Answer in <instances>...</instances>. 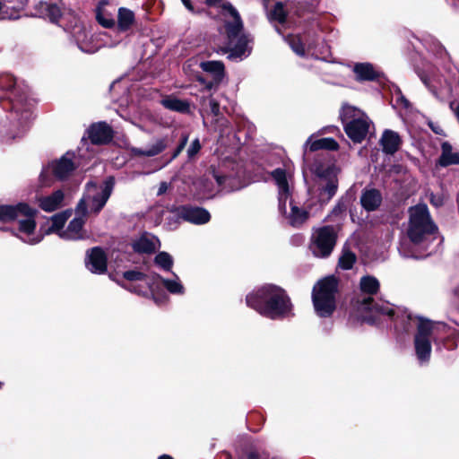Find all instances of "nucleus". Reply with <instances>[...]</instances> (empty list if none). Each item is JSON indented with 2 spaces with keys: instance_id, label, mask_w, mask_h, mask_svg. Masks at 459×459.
<instances>
[{
  "instance_id": "obj_1",
  "label": "nucleus",
  "mask_w": 459,
  "mask_h": 459,
  "mask_svg": "<svg viewBox=\"0 0 459 459\" xmlns=\"http://www.w3.org/2000/svg\"><path fill=\"white\" fill-rule=\"evenodd\" d=\"M0 89L8 93L6 100H0L4 109H10V138L23 135L29 129L32 117L31 103L28 100V86L12 74L0 76Z\"/></svg>"
},
{
  "instance_id": "obj_2",
  "label": "nucleus",
  "mask_w": 459,
  "mask_h": 459,
  "mask_svg": "<svg viewBox=\"0 0 459 459\" xmlns=\"http://www.w3.org/2000/svg\"><path fill=\"white\" fill-rule=\"evenodd\" d=\"M222 22L219 31L225 38L224 44L216 48L218 54H228V59L241 61L252 51L253 38L244 30V23L238 10L230 4L221 6Z\"/></svg>"
},
{
  "instance_id": "obj_3",
  "label": "nucleus",
  "mask_w": 459,
  "mask_h": 459,
  "mask_svg": "<svg viewBox=\"0 0 459 459\" xmlns=\"http://www.w3.org/2000/svg\"><path fill=\"white\" fill-rule=\"evenodd\" d=\"M409 221L406 228L407 239L401 241L399 253L406 258H420L413 247L426 249L428 244L436 238L437 226L432 220L429 208L425 204H419L408 210Z\"/></svg>"
},
{
  "instance_id": "obj_4",
  "label": "nucleus",
  "mask_w": 459,
  "mask_h": 459,
  "mask_svg": "<svg viewBox=\"0 0 459 459\" xmlns=\"http://www.w3.org/2000/svg\"><path fill=\"white\" fill-rule=\"evenodd\" d=\"M248 307L270 319H281L292 315V304L286 291L279 286L265 284L246 298Z\"/></svg>"
},
{
  "instance_id": "obj_5",
  "label": "nucleus",
  "mask_w": 459,
  "mask_h": 459,
  "mask_svg": "<svg viewBox=\"0 0 459 459\" xmlns=\"http://www.w3.org/2000/svg\"><path fill=\"white\" fill-rule=\"evenodd\" d=\"M392 319L396 330L402 329L403 332H408L411 324L416 325L414 344L437 343L443 339L446 331V325L444 323L422 316H413L406 309L397 308Z\"/></svg>"
},
{
  "instance_id": "obj_6",
  "label": "nucleus",
  "mask_w": 459,
  "mask_h": 459,
  "mask_svg": "<svg viewBox=\"0 0 459 459\" xmlns=\"http://www.w3.org/2000/svg\"><path fill=\"white\" fill-rule=\"evenodd\" d=\"M38 211L26 203L15 205H0V221H17L18 232L15 234L22 242L34 245L42 240V235L36 231Z\"/></svg>"
},
{
  "instance_id": "obj_7",
  "label": "nucleus",
  "mask_w": 459,
  "mask_h": 459,
  "mask_svg": "<svg viewBox=\"0 0 459 459\" xmlns=\"http://www.w3.org/2000/svg\"><path fill=\"white\" fill-rule=\"evenodd\" d=\"M271 175L278 187L280 212L285 216L288 222L292 227H300L307 221L309 213L307 210L297 206L291 199V172L290 170L278 168L272 171Z\"/></svg>"
},
{
  "instance_id": "obj_8",
  "label": "nucleus",
  "mask_w": 459,
  "mask_h": 459,
  "mask_svg": "<svg viewBox=\"0 0 459 459\" xmlns=\"http://www.w3.org/2000/svg\"><path fill=\"white\" fill-rule=\"evenodd\" d=\"M380 284L378 280L371 275L363 276L359 281L361 295L356 301L357 310L364 321L372 322L377 315H385L392 318L398 307L388 302H376L372 295L377 293Z\"/></svg>"
},
{
  "instance_id": "obj_9",
  "label": "nucleus",
  "mask_w": 459,
  "mask_h": 459,
  "mask_svg": "<svg viewBox=\"0 0 459 459\" xmlns=\"http://www.w3.org/2000/svg\"><path fill=\"white\" fill-rule=\"evenodd\" d=\"M123 275L126 281L123 287L140 295H145L152 290L154 284L158 281H161L163 287L171 294L182 295L185 292L179 277L175 273L171 279H164L156 274L147 275L135 270L126 271Z\"/></svg>"
},
{
  "instance_id": "obj_10",
  "label": "nucleus",
  "mask_w": 459,
  "mask_h": 459,
  "mask_svg": "<svg viewBox=\"0 0 459 459\" xmlns=\"http://www.w3.org/2000/svg\"><path fill=\"white\" fill-rule=\"evenodd\" d=\"M114 186L113 177L108 178L100 186L88 182L85 193L76 206V213L82 216H86L88 212L99 213L110 197Z\"/></svg>"
},
{
  "instance_id": "obj_11",
  "label": "nucleus",
  "mask_w": 459,
  "mask_h": 459,
  "mask_svg": "<svg viewBox=\"0 0 459 459\" xmlns=\"http://www.w3.org/2000/svg\"><path fill=\"white\" fill-rule=\"evenodd\" d=\"M338 281L334 276L320 280L313 288L312 300L316 314L321 317L330 316L335 309V294Z\"/></svg>"
},
{
  "instance_id": "obj_12",
  "label": "nucleus",
  "mask_w": 459,
  "mask_h": 459,
  "mask_svg": "<svg viewBox=\"0 0 459 459\" xmlns=\"http://www.w3.org/2000/svg\"><path fill=\"white\" fill-rule=\"evenodd\" d=\"M344 131L354 143H361L368 135L371 121L360 109L343 105L340 113Z\"/></svg>"
},
{
  "instance_id": "obj_13",
  "label": "nucleus",
  "mask_w": 459,
  "mask_h": 459,
  "mask_svg": "<svg viewBox=\"0 0 459 459\" xmlns=\"http://www.w3.org/2000/svg\"><path fill=\"white\" fill-rule=\"evenodd\" d=\"M69 30L77 47L84 53H95L100 48L108 45L105 32L89 35L84 25L78 21Z\"/></svg>"
},
{
  "instance_id": "obj_14",
  "label": "nucleus",
  "mask_w": 459,
  "mask_h": 459,
  "mask_svg": "<svg viewBox=\"0 0 459 459\" xmlns=\"http://www.w3.org/2000/svg\"><path fill=\"white\" fill-rule=\"evenodd\" d=\"M337 235L332 226H324L316 229L312 235L310 249L315 256L325 258L330 255L335 243Z\"/></svg>"
},
{
  "instance_id": "obj_15",
  "label": "nucleus",
  "mask_w": 459,
  "mask_h": 459,
  "mask_svg": "<svg viewBox=\"0 0 459 459\" xmlns=\"http://www.w3.org/2000/svg\"><path fill=\"white\" fill-rule=\"evenodd\" d=\"M74 159V153L67 152L59 160L52 161L47 168H44L39 175L42 186L51 185V180L47 178L48 172H52L59 180L67 178L76 168Z\"/></svg>"
},
{
  "instance_id": "obj_16",
  "label": "nucleus",
  "mask_w": 459,
  "mask_h": 459,
  "mask_svg": "<svg viewBox=\"0 0 459 459\" xmlns=\"http://www.w3.org/2000/svg\"><path fill=\"white\" fill-rule=\"evenodd\" d=\"M173 214L178 218L174 224H169L170 228H178L180 221H185L193 224H205L211 215L207 210L202 207L192 205H180L173 208Z\"/></svg>"
},
{
  "instance_id": "obj_17",
  "label": "nucleus",
  "mask_w": 459,
  "mask_h": 459,
  "mask_svg": "<svg viewBox=\"0 0 459 459\" xmlns=\"http://www.w3.org/2000/svg\"><path fill=\"white\" fill-rule=\"evenodd\" d=\"M200 67L206 73L210 74L213 80L205 82L202 77L198 81L204 84L206 91H210L216 84H218L224 76V65L221 61H206L200 64Z\"/></svg>"
},
{
  "instance_id": "obj_18",
  "label": "nucleus",
  "mask_w": 459,
  "mask_h": 459,
  "mask_svg": "<svg viewBox=\"0 0 459 459\" xmlns=\"http://www.w3.org/2000/svg\"><path fill=\"white\" fill-rule=\"evenodd\" d=\"M87 269L93 273L101 274L107 270V256L100 247H93L87 253L85 261Z\"/></svg>"
},
{
  "instance_id": "obj_19",
  "label": "nucleus",
  "mask_w": 459,
  "mask_h": 459,
  "mask_svg": "<svg viewBox=\"0 0 459 459\" xmlns=\"http://www.w3.org/2000/svg\"><path fill=\"white\" fill-rule=\"evenodd\" d=\"M111 127L105 122L92 125L88 129V135L94 144H104L111 141L113 137Z\"/></svg>"
},
{
  "instance_id": "obj_20",
  "label": "nucleus",
  "mask_w": 459,
  "mask_h": 459,
  "mask_svg": "<svg viewBox=\"0 0 459 459\" xmlns=\"http://www.w3.org/2000/svg\"><path fill=\"white\" fill-rule=\"evenodd\" d=\"M65 194L61 189L56 190L50 195L37 197L39 207L47 212H52L62 207Z\"/></svg>"
},
{
  "instance_id": "obj_21",
  "label": "nucleus",
  "mask_w": 459,
  "mask_h": 459,
  "mask_svg": "<svg viewBox=\"0 0 459 459\" xmlns=\"http://www.w3.org/2000/svg\"><path fill=\"white\" fill-rule=\"evenodd\" d=\"M76 215L77 216L69 222L66 229L59 233L61 238L65 240H77L85 237V232L83 231L85 216L77 213Z\"/></svg>"
},
{
  "instance_id": "obj_22",
  "label": "nucleus",
  "mask_w": 459,
  "mask_h": 459,
  "mask_svg": "<svg viewBox=\"0 0 459 459\" xmlns=\"http://www.w3.org/2000/svg\"><path fill=\"white\" fill-rule=\"evenodd\" d=\"M159 239L148 233L143 234L132 244L133 249L137 253H152L157 248Z\"/></svg>"
},
{
  "instance_id": "obj_23",
  "label": "nucleus",
  "mask_w": 459,
  "mask_h": 459,
  "mask_svg": "<svg viewBox=\"0 0 459 459\" xmlns=\"http://www.w3.org/2000/svg\"><path fill=\"white\" fill-rule=\"evenodd\" d=\"M167 148L166 138H157L147 148H133L132 152L135 156L153 157L161 153Z\"/></svg>"
},
{
  "instance_id": "obj_24",
  "label": "nucleus",
  "mask_w": 459,
  "mask_h": 459,
  "mask_svg": "<svg viewBox=\"0 0 459 459\" xmlns=\"http://www.w3.org/2000/svg\"><path fill=\"white\" fill-rule=\"evenodd\" d=\"M382 202V195L377 189H366L361 195L360 203L362 207L368 211H375Z\"/></svg>"
},
{
  "instance_id": "obj_25",
  "label": "nucleus",
  "mask_w": 459,
  "mask_h": 459,
  "mask_svg": "<svg viewBox=\"0 0 459 459\" xmlns=\"http://www.w3.org/2000/svg\"><path fill=\"white\" fill-rule=\"evenodd\" d=\"M441 167L459 164V152H454L452 145L448 142L441 144V155L437 160Z\"/></svg>"
},
{
  "instance_id": "obj_26",
  "label": "nucleus",
  "mask_w": 459,
  "mask_h": 459,
  "mask_svg": "<svg viewBox=\"0 0 459 459\" xmlns=\"http://www.w3.org/2000/svg\"><path fill=\"white\" fill-rule=\"evenodd\" d=\"M339 147L338 143L333 138H321L317 140H312L309 137L304 144L305 150L309 149L310 152L317 150H337Z\"/></svg>"
},
{
  "instance_id": "obj_27",
  "label": "nucleus",
  "mask_w": 459,
  "mask_h": 459,
  "mask_svg": "<svg viewBox=\"0 0 459 459\" xmlns=\"http://www.w3.org/2000/svg\"><path fill=\"white\" fill-rule=\"evenodd\" d=\"M358 81H373L379 76V73L369 63H359L353 67Z\"/></svg>"
},
{
  "instance_id": "obj_28",
  "label": "nucleus",
  "mask_w": 459,
  "mask_h": 459,
  "mask_svg": "<svg viewBox=\"0 0 459 459\" xmlns=\"http://www.w3.org/2000/svg\"><path fill=\"white\" fill-rule=\"evenodd\" d=\"M383 151L388 154H394L399 148L400 137L392 130H385L380 140Z\"/></svg>"
},
{
  "instance_id": "obj_29",
  "label": "nucleus",
  "mask_w": 459,
  "mask_h": 459,
  "mask_svg": "<svg viewBox=\"0 0 459 459\" xmlns=\"http://www.w3.org/2000/svg\"><path fill=\"white\" fill-rule=\"evenodd\" d=\"M70 212H63L53 215L50 219L51 226L48 227V230H45L44 234L41 233L42 238L46 234L56 233L59 236V233L64 230V226L70 216ZM40 234V232H37Z\"/></svg>"
},
{
  "instance_id": "obj_30",
  "label": "nucleus",
  "mask_w": 459,
  "mask_h": 459,
  "mask_svg": "<svg viewBox=\"0 0 459 459\" xmlns=\"http://www.w3.org/2000/svg\"><path fill=\"white\" fill-rule=\"evenodd\" d=\"M161 104L168 109L180 112L189 113L190 104L187 101L179 100L175 97H168L161 100Z\"/></svg>"
},
{
  "instance_id": "obj_31",
  "label": "nucleus",
  "mask_w": 459,
  "mask_h": 459,
  "mask_svg": "<svg viewBox=\"0 0 459 459\" xmlns=\"http://www.w3.org/2000/svg\"><path fill=\"white\" fill-rule=\"evenodd\" d=\"M134 22V13L125 7H120L117 13V26L119 30H128Z\"/></svg>"
},
{
  "instance_id": "obj_32",
  "label": "nucleus",
  "mask_w": 459,
  "mask_h": 459,
  "mask_svg": "<svg viewBox=\"0 0 459 459\" xmlns=\"http://www.w3.org/2000/svg\"><path fill=\"white\" fill-rule=\"evenodd\" d=\"M288 12L285 8V4L277 2L273 9L267 11V18L271 22H277L282 24L286 22Z\"/></svg>"
},
{
  "instance_id": "obj_33",
  "label": "nucleus",
  "mask_w": 459,
  "mask_h": 459,
  "mask_svg": "<svg viewBox=\"0 0 459 459\" xmlns=\"http://www.w3.org/2000/svg\"><path fill=\"white\" fill-rule=\"evenodd\" d=\"M40 11L52 22H57L59 21V18L62 17V13H61L60 8L55 4L41 3L40 4Z\"/></svg>"
},
{
  "instance_id": "obj_34",
  "label": "nucleus",
  "mask_w": 459,
  "mask_h": 459,
  "mask_svg": "<svg viewBox=\"0 0 459 459\" xmlns=\"http://www.w3.org/2000/svg\"><path fill=\"white\" fill-rule=\"evenodd\" d=\"M154 263L157 266L164 271H170L173 266V258L167 252H160L154 258Z\"/></svg>"
},
{
  "instance_id": "obj_35",
  "label": "nucleus",
  "mask_w": 459,
  "mask_h": 459,
  "mask_svg": "<svg viewBox=\"0 0 459 459\" xmlns=\"http://www.w3.org/2000/svg\"><path fill=\"white\" fill-rule=\"evenodd\" d=\"M356 262V255L350 250L343 249L342 254L339 259V266L343 270L351 269Z\"/></svg>"
},
{
  "instance_id": "obj_36",
  "label": "nucleus",
  "mask_w": 459,
  "mask_h": 459,
  "mask_svg": "<svg viewBox=\"0 0 459 459\" xmlns=\"http://www.w3.org/2000/svg\"><path fill=\"white\" fill-rule=\"evenodd\" d=\"M202 105H208L212 115L216 117L220 115V103L212 95L208 97L204 96L202 99Z\"/></svg>"
},
{
  "instance_id": "obj_37",
  "label": "nucleus",
  "mask_w": 459,
  "mask_h": 459,
  "mask_svg": "<svg viewBox=\"0 0 459 459\" xmlns=\"http://www.w3.org/2000/svg\"><path fill=\"white\" fill-rule=\"evenodd\" d=\"M96 18L99 23L105 28H110L115 24L113 17L109 14H106L100 7L98 8Z\"/></svg>"
},
{
  "instance_id": "obj_38",
  "label": "nucleus",
  "mask_w": 459,
  "mask_h": 459,
  "mask_svg": "<svg viewBox=\"0 0 459 459\" xmlns=\"http://www.w3.org/2000/svg\"><path fill=\"white\" fill-rule=\"evenodd\" d=\"M432 346H415L417 359L420 362L429 361Z\"/></svg>"
},
{
  "instance_id": "obj_39",
  "label": "nucleus",
  "mask_w": 459,
  "mask_h": 459,
  "mask_svg": "<svg viewBox=\"0 0 459 459\" xmlns=\"http://www.w3.org/2000/svg\"><path fill=\"white\" fill-rule=\"evenodd\" d=\"M201 149L202 144L200 143V140L198 138L193 140L186 150L188 160H191L195 159Z\"/></svg>"
},
{
  "instance_id": "obj_40",
  "label": "nucleus",
  "mask_w": 459,
  "mask_h": 459,
  "mask_svg": "<svg viewBox=\"0 0 459 459\" xmlns=\"http://www.w3.org/2000/svg\"><path fill=\"white\" fill-rule=\"evenodd\" d=\"M338 182L335 178H330L325 186H323V193L327 195V200L331 199L336 193Z\"/></svg>"
},
{
  "instance_id": "obj_41",
  "label": "nucleus",
  "mask_w": 459,
  "mask_h": 459,
  "mask_svg": "<svg viewBox=\"0 0 459 459\" xmlns=\"http://www.w3.org/2000/svg\"><path fill=\"white\" fill-rule=\"evenodd\" d=\"M15 18H17V12L13 8H9L6 4L0 2V20Z\"/></svg>"
},
{
  "instance_id": "obj_42",
  "label": "nucleus",
  "mask_w": 459,
  "mask_h": 459,
  "mask_svg": "<svg viewBox=\"0 0 459 459\" xmlns=\"http://www.w3.org/2000/svg\"><path fill=\"white\" fill-rule=\"evenodd\" d=\"M289 45L291 48V49L299 56H304L305 50L303 44L301 43L300 39L297 37H290L288 39Z\"/></svg>"
},
{
  "instance_id": "obj_43",
  "label": "nucleus",
  "mask_w": 459,
  "mask_h": 459,
  "mask_svg": "<svg viewBox=\"0 0 459 459\" xmlns=\"http://www.w3.org/2000/svg\"><path fill=\"white\" fill-rule=\"evenodd\" d=\"M238 459H261V457L257 451L246 450L241 453Z\"/></svg>"
},
{
  "instance_id": "obj_44",
  "label": "nucleus",
  "mask_w": 459,
  "mask_h": 459,
  "mask_svg": "<svg viewBox=\"0 0 459 459\" xmlns=\"http://www.w3.org/2000/svg\"><path fill=\"white\" fill-rule=\"evenodd\" d=\"M187 141H188V135L187 134H183L182 137H181V141L178 144V146L177 147V149L175 150L173 155H172V159H175L178 156V154L183 151V149L186 147V143H187Z\"/></svg>"
},
{
  "instance_id": "obj_45",
  "label": "nucleus",
  "mask_w": 459,
  "mask_h": 459,
  "mask_svg": "<svg viewBox=\"0 0 459 459\" xmlns=\"http://www.w3.org/2000/svg\"><path fill=\"white\" fill-rule=\"evenodd\" d=\"M429 201L430 203L436 206V207H438V206H441L444 203V198L442 195H435L433 194L430 195V198H429Z\"/></svg>"
},
{
  "instance_id": "obj_46",
  "label": "nucleus",
  "mask_w": 459,
  "mask_h": 459,
  "mask_svg": "<svg viewBox=\"0 0 459 459\" xmlns=\"http://www.w3.org/2000/svg\"><path fill=\"white\" fill-rule=\"evenodd\" d=\"M178 218L173 214V209L170 211V214L166 218L167 220V227L169 230H175L176 228H170L169 224H174L175 221Z\"/></svg>"
},
{
  "instance_id": "obj_47",
  "label": "nucleus",
  "mask_w": 459,
  "mask_h": 459,
  "mask_svg": "<svg viewBox=\"0 0 459 459\" xmlns=\"http://www.w3.org/2000/svg\"><path fill=\"white\" fill-rule=\"evenodd\" d=\"M169 189V184L167 182H161L159 186L157 195H164Z\"/></svg>"
},
{
  "instance_id": "obj_48",
  "label": "nucleus",
  "mask_w": 459,
  "mask_h": 459,
  "mask_svg": "<svg viewBox=\"0 0 459 459\" xmlns=\"http://www.w3.org/2000/svg\"><path fill=\"white\" fill-rule=\"evenodd\" d=\"M181 1H182L183 4L186 6V8H187L191 12L194 11V7L191 4L190 0H181Z\"/></svg>"
},
{
  "instance_id": "obj_49",
  "label": "nucleus",
  "mask_w": 459,
  "mask_h": 459,
  "mask_svg": "<svg viewBox=\"0 0 459 459\" xmlns=\"http://www.w3.org/2000/svg\"><path fill=\"white\" fill-rule=\"evenodd\" d=\"M324 130L328 133H332V134H333L335 132H339V128L334 126H328V127L325 128Z\"/></svg>"
},
{
  "instance_id": "obj_50",
  "label": "nucleus",
  "mask_w": 459,
  "mask_h": 459,
  "mask_svg": "<svg viewBox=\"0 0 459 459\" xmlns=\"http://www.w3.org/2000/svg\"><path fill=\"white\" fill-rule=\"evenodd\" d=\"M430 91H432V93L437 98V99H443V93L442 92H438L437 91H436L435 89H432L430 88Z\"/></svg>"
},
{
  "instance_id": "obj_51",
  "label": "nucleus",
  "mask_w": 459,
  "mask_h": 459,
  "mask_svg": "<svg viewBox=\"0 0 459 459\" xmlns=\"http://www.w3.org/2000/svg\"><path fill=\"white\" fill-rule=\"evenodd\" d=\"M342 212V208L341 206H337L335 207L333 210V215H339Z\"/></svg>"
},
{
  "instance_id": "obj_52",
  "label": "nucleus",
  "mask_w": 459,
  "mask_h": 459,
  "mask_svg": "<svg viewBox=\"0 0 459 459\" xmlns=\"http://www.w3.org/2000/svg\"><path fill=\"white\" fill-rule=\"evenodd\" d=\"M222 0H206V3L210 5H215L220 4Z\"/></svg>"
},
{
  "instance_id": "obj_53",
  "label": "nucleus",
  "mask_w": 459,
  "mask_h": 459,
  "mask_svg": "<svg viewBox=\"0 0 459 459\" xmlns=\"http://www.w3.org/2000/svg\"><path fill=\"white\" fill-rule=\"evenodd\" d=\"M218 185H221L224 182V177L214 176Z\"/></svg>"
},
{
  "instance_id": "obj_54",
  "label": "nucleus",
  "mask_w": 459,
  "mask_h": 459,
  "mask_svg": "<svg viewBox=\"0 0 459 459\" xmlns=\"http://www.w3.org/2000/svg\"><path fill=\"white\" fill-rule=\"evenodd\" d=\"M158 459H174V458L169 455H162L159 456Z\"/></svg>"
},
{
  "instance_id": "obj_55",
  "label": "nucleus",
  "mask_w": 459,
  "mask_h": 459,
  "mask_svg": "<svg viewBox=\"0 0 459 459\" xmlns=\"http://www.w3.org/2000/svg\"><path fill=\"white\" fill-rule=\"evenodd\" d=\"M221 456H224V457H225V459H231V455H230V453H227V452L223 453V454L221 455Z\"/></svg>"
},
{
  "instance_id": "obj_56",
  "label": "nucleus",
  "mask_w": 459,
  "mask_h": 459,
  "mask_svg": "<svg viewBox=\"0 0 459 459\" xmlns=\"http://www.w3.org/2000/svg\"><path fill=\"white\" fill-rule=\"evenodd\" d=\"M455 113H456V117H457V118L459 120V104H458V107L456 108Z\"/></svg>"
},
{
  "instance_id": "obj_57",
  "label": "nucleus",
  "mask_w": 459,
  "mask_h": 459,
  "mask_svg": "<svg viewBox=\"0 0 459 459\" xmlns=\"http://www.w3.org/2000/svg\"><path fill=\"white\" fill-rule=\"evenodd\" d=\"M2 386H3V383H2V382H0V389L2 388Z\"/></svg>"
}]
</instances>
